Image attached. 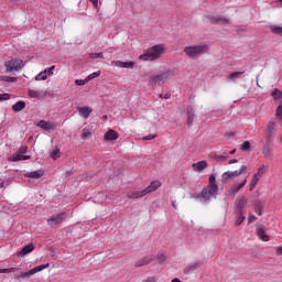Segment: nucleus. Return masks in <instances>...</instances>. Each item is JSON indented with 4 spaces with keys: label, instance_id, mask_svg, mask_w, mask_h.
<instances>
[{
    "label": "nucleus",
    "instance_id": "1",
    "mask_svg": "<svg viewBox=\"0 0 282 282\" xmlns=\"http://www.w3.org/2000/svg\"><path fill=\"white\" fill-rule=\"evenodd\" d=\"M217 193H219V185H207L199 194H191V198L199 199V202H210L217 198Z\"/></svg>",
    "mask_w": 282,
    "mask_h": 282
},
{
    "label": "nucleus",
    "instance_id": "2",
    "mask_svg": "<svg viewBox=\"0 0 282 282\" xmlns=\"http://www.w3.org/2000/svg\"><path fill=\"white\" fill-rule=\"evenodd\" d=\"M208 50H210L208 44L200 43L197 45L186 46L184 52L188 58H197V56H202V54H208Z\"/></svg>",
    "mask_w": 282,
    "mask_h": 282
},
{
    "label": "nucleus",
    "instance_id": "3",
    "mask_svg": "<svg viewBox=\"0 0 282 282\" xmlns=\"http://www.w3.org/2000/svg\"><path fill=\"white\" fill-rule=\"evenodd\" d=\"M164 54V45L156 44L149 48L147 53L140 55V61H158Z\"/></svg>",
    "mask_w": 282,
    "mask_h": 282
},
{
    "label": "nucleus",
    "instance_id": "4",
    "mask_svg": "<svg viewBox=\"0 0 282 282\" xmlns=\"http://www.w3.org/2000/svg\"><path fill=\"white\" fill-rule=\"evenodd\" d=\"M173 78L172 72H161L156 75H151L150 80L153 83V85L160 87V85H164L166 80Z\"/></svg>",
    "mask_w": 282,
    "mask_h": 282
},
{
    "label": "nucleus",
    "instance_id": "5",
    "mask_svg": "<svg viewBox=\"0 0 282 282\" xmlns=\"http://www.w3.org/2000/svg\"><path fill=\"white\" fill-rule=\"evenodd\" d=\"M4 67L7 69V73L21 72V69L25 67V64L21 59L15 58L6 62Z\"/></svg>",
    "mask_w": 282,
    "mask_h": 282
},
{
    "label": "nucleus",
    "instance_id": "6",
    "mask_svg": "<svg viewBox=\"0 0 282 282\" xmlns=\"http://www.w3.org/2000/svg\"><path fill=\"white\" fill-rule=\"evenodd\" d=\"M47 268H50V263L37 265L29 271H22L20 272V279H30L31 276H34V274H37V272L47 270Z\"/></svg>",
    "mask_w": 282,
    "mask_h": 282
},
{
    "label": "nucleus",
    "instance_id": "7",
    "mask_svg": "<svg viewBox=\"0 0 282 282\" xmlns=\"http://www.w3.org/2000/svg\"><path fill=\"white\" fill-rule=\"evenodd\" d=\"M68 217V214L65 212H62L59 214H56L55 216H52L47 219V224L51 228H54V226H58L63 224Z\"/></svg>",
    "mask_w": 282,
    "mask_h": 282
},
{
    "label": "nucleus",
    "instance_id": "8",
    "mask_svg": "<svg viewBox=\"0 0 282 282\" xmlns=\"http://www.w3.org/2000/svg\"><path fill=\"white\" fill-rule=\"evenodd\" d=\"M245 171H248V166L246 165H242L240 170L237 171H227L223 174L221 180L224 184H226V182H230V180H232L234 177H239V175H241V173H243Z\"/></svg>",
    "mask_w": 282,
    "mask_h": 282
},
{
    "label": "nucleus",
    "instance_id": "9",
    "mask_svg": "<svg viewBox=\"0 0 282 282\" xmlns=\"http://www.w3.org/2000/svg\"><path fill=\"white\" fill-rule=\"evenodd\" d=\"M28 150L24 148L22 152H15L12 156L9 158L10 162H21L23 160H30V155H24Z\"/></svg>",
    "mask_w": 282,
    "mask_h": 282
},
{
    "label": "nucleus",
    "instance_id": "10",
    "mask_svg": "<svg viewBox=\"0 0 282 282\" xmlns=\"http://www.w3.org/2000/svg\"><path fill=\"white\" fill-rule=\"evenodd\" d=\"M37 127H40V129H43V131H52L56 129V124L54 122H50L45 120H40L37 122Z\"/></svg>",
    "mask_w": 282,
    "mask_h": 282
},
{
    "label": "nucleus",
    "instance_id": "11",
    "mask_svg": "<svg viewBox=\"0 0 282 282\" xmlns=\"http://www.w3.org/2000/svg\"><path fill=\"white\" fill-rule=\"evenodd\" d=\"M262 175H263V167H260L258 170V173L254 174L253 178L250 182L249 191H252L253 188H257V184H259V180H261Z\"/></svg>",
    "mask_w": 282,
    "mask_h": 282
},
{
    "label": "nucleus",
    "instance_id": "12",
    "mask_svg": "<svg viewBox=\"0 0 282 282\" xmlns=\"http://www.w3.org/2000/svg\"><path fill=\"white\" fill-rule=\"evenodd\" d=\"M115 64V67H120L122 69H133L135 67V62H122V61H116L112 62Z\"/></svg>",
    "mask_w": 282,
    "mask_h": 282
},
{
    "label": "nucleus",
    "instance_id": "13",
    "mask_svg": "<svg viewBox=\"0 0 282 282\" xmlns=\"http://www.w3.org/2000/svg\"><path fill=\"white\" fill-rule=\"evenodd\" d=\"M268 140H272L273 135H276V123L269 121L267 126Z\"/></svg>",
    "mask_w": 282,
    "mask_h": 282
},
{
    "label": "nucleus",
    "instance_id": "14",
    "mask_svg": "<svg viewBox=\"0 0 282 282\" xmlns=\"http://www.w3.org/2000/svg\"><path fill=\"white\" fill-rule=\"evenodd\" d=\"M160 186H162V182L153 181L147 188L143 189V193L145 195H149V193H155V191H158V188H160Z\"/></svg>",
    "mask_w": 282,
    "mask_h": 282
},
{
    "label": "nucleus",
    "instance_id": "15",
    "mask_svg": "<svg viewBox=\"0 0 282 282\" xmlns=\"http://www.w3.org/2000/svg\"><path fill=\"white\" fill-rule=\"evenodd\" d=\"M207 166L208 162L206 161H199L197 163L192 164V169L195 173H202V171H204V169H206Z\"/></svg>",
    "mask_w": 282,
    "mask_h": 282
},
{
    "label": "nucleus",
    "instance_id": "16",
    "mask_svg": "<svg viewBox=\"0 0 282 282\" xmlns=\"http://www.w3.org/2000/svg\"><path fill=\"white\" fill-rule=\"evenodd\" d=\"M77 111L82 118L87 119V118H89V116H91V112L94 110L87 106H84V107H78Z\"/></svg>",
    "mask_w": 282,
    "mask_h": 282
},
{
    "label": "nucleus",
    "instance_id": "17",
    "mask_svg": "<svg viewBox=\"0 0 282 282\" xmlns=\"http://www.w3.org/2000/svg\"><path fill=\"white\" fill-rule=\"evenodd\" d=\"M210 23H216L219 25H228V23H230V20L226 18H221L219 15H215L210 18Z\"/></svg>",
    "mask_w": 282,
    "mask_h": 282
},
{
    "label": "nucleus",
    "instance_id": "18",
    "mask_svg": "<svg viewBox=\"0 0 282 282\" xmlns=\"http://www.w3.org/2000/svg\"><path fill=\"white\" fill-rule=\"evenodd\" d=\"M202 263L199 262H193L191 264H188L187 267L184 268V274H193V272H195V270H197V268H200Z\"/></svg>",
    "mask_w": 282,
    "mask_h": 282
},
{
    "label": "nucleus",
    "instance_id": "19",
    "mask_svg": "<svg viewBox=\"0 0 282 282\" xmlns=\"http://www.w3.org/2000/svg\"><path fill=\"white\" fill-rule=\"evenodd\" d=\"M246 184H248V178H245L239 185H235L229 189V195H237V193H239V191H241V188H243V186H246Z\"/></svg>",
    "mask_w": 282,
    "mask_h": 282
},
{
    "label": "nucleus",
    "instance_id": "20",
    "mask_svg": "<svg viewBox=\"0 0 282 282\" xmlns=\"http://www.w3.org/2000/svg\"><path fill=\"white\" fill-rule=\"evenodd\" d=\"M118 138H120V134H118L116 130H109L105 134V140H107L108 142H111L112 140H118Z\"/></svg>",
    "mask_w": 282,
    "mask_h": 282
},
{
    "label": "nucleus",
    "instance_id": "21",
    "mask_svg": "<svg viewBox=\"0 0 282 282\" xmlns=\"http://www.w3.org/2000/svg\"><path fill=\"white\" fill-rule=\"evenodd\" d=\"M246 221V212H238L235 219V226H241Z\"/></svg>",
    "mask_w": 282,
    "mask_h": 282
},
{
    "label": "nucleus",
    "instance_id": "22",
    "mask_svg": "<svg viewBox=\"0 0 282 282\" xmlns=\"http://www.w3.org/2000/svg\"><path fill=\"white\" fill-rule=\"evenodd\" d=\"M195 120V111H193V107L187 108V124L188 127H193V122Z\"/></svg>",
    "mask_w": 282,
    "mask_h": 282
},
{
    "label": "nucleus",
    "instance_id": "23",
    "mask_svg": "<svg viewBox=\"0 0 282 282\" xmlns=\"http://www.w3.org/2000/svg\"><path fill=\"white\" fill-rule=\"evenodd\" d=\"M147 194L144 193V189L139 192H131L127 195L129 199H140V197H144Z\"/></svg>",
    "mask_w": 282,
    "mask_h": 282
},
{
    "label": "nucleus",
    "instance_id": "24",
    "mask_svg": "<svg viewBox=\"0 0 282 282\" xmlns=\"http://www.w3.org/2000/svg\"><path fill=\"white\" fill-rule=\"evenodd\" d=\"M257 235L262 241H270V237L265 235V228L259 227L257 230Z\"/></svg>",
    "mask_w": 282,
    "mask_h": 282
},
{
    "label": "nucleus",
    "instance_id": "25",
    "mask_svg": "<svg viewBox=\"0 0 282 282\" xmlns=\"http://www.w3.org/2000/svg\"><path fill=\"white\" fill-rule=\"evenodd\" d=\"M33 250H34V245L33 243L26 245L20 251V256L25 257V254H30V252H32Z\"/></svg>",
    "mask_w": 282,
    "mask_h": 282
},
{
    "label": "nucleus",
    "instance_id": "26",
    "mask_svg": "<svg viewBox=\"0 0 282 282\" xmlns=\"http://www.w3.org/2000/svg\"><path fill=\"white\" fill-rule=\"evenodd\" d=\"M262 153L264 158H270V153H272V145H270V140H267V144L262 149Z\"/></svg>",
    "mask_w": 282,
    "mask_h": 282
},
{
    "label": "nucleus",
    "instance_id": "27",
    "mask_svg": "<svg viewBox=\"0 0 282 282\" xmlns=\"http://www.w3.org/2000/svg\"><path fill=\"white\" fill-rule=\"evenodd\" d=\"M241 74H246V72H235V73H231L227 77V80H230L231 83H237V79L241 76Z\"/></svg>",
    "mask_w": 282,
    "mask_h": 282
},
{
    "label": "nucleus",
    "instance_id": "28",
    "mask_svg": "<svg viewBox=\"0 0 282 282\" xmlns=\"http://www.w3.org/2000/svg\"><path fill=\"white\" fill-rule=\"evenodd\" d=\"M28 177H31L32 180H41L43 177V171H33L28 174Z\"/></svg>",
    "mask_w": 282,
    "mask_h": 282
},
{
    "label": "nucleus",
    "instance_id": "29",
    "mask_svg": "<svg viewBox=\"0 0 282 282\" xmlns=\"http://www.w3.org/2000/svg\"><path fill=\"white\" fill-rule=\"evenodd\" d=\"M246 204H248V199L246 197H241L238 202V213H246L243 208H246Z\"/></svg>",
    "mask_w": 282,
    "mask_h": 282
},
{
    "label": "nucleus",
    "instance_id": "30",
    "mask_svg": "<svg viewBox=\"0 0 282 282\" xmlns=\"http://www.w3.org/2000/svg\"><path fill=\"white\" fill-rule=\"evenodd\" d=\"M149 263H151V258L144 257L143 259L137 261L135 268H142V265H149Z\"/></svg>",
    "mask_w": 282,
    "mask_h": 282
},
{
    "label": "nucleus",
    "instance_id": "31",
    "mask_svg": "<svg viewBox=\"0 0 282 282\" xmlns=\"http://www.w3.org/2000/svg\"><path fill=\"white\" fill-rule=\"evenodd\" d=\"M25 107V101L23 100H20L18 102H15L13 106H12V109L15 111V112H19V111H23V108Z\"/></svg>",
    "mask_w": 282,
    "mask_h": 282
},
{
    "label": "nucleus",
    "instance_id": "32",
    "mask_svg": "<svg viewBox=\"0 0 282 282\" xmlns=\"http://www.w3.org/2000/svg\"><path fill=\"white\" fill-rule=\"evenodd\" d=\"M271 96L274 98V100H279L282 97V91L279 88H275L271 93Z\"/></svg>",
    "mask_w": 282,
    "mask_h": 282
},
{
    "label": "nucleus",
    "instance_id": "33",
    "mask_svg": "<svg viewBox=\"0 0 282 282\" xmlns=\"http://www.w3.org/2000/svg\"><path fill=\"white\" fill-rule=\"evenodd\" d=\"M29 96H30V98H41V91L34 90V89H29Z\"/></svg>",
    "mask_w": 282,
    "mask_h": 282
},
{
    "label": "nucleus",
    "instance_id": "34",
    "mask_svg": "<svg viewBox=\"0 0 282 282\" xmlns=\"http://www.w3.org/2000/svg\"><path fill=\"white\" fill-rule=\"evenodd\" d=\"M100 74H101V72H100V70H97V72H95V73L88 75V76L86 77V80L89 83V80H94V78H98V76H100Z\"/></svg>",
    "mask_w": 282,
    "mask_h": 282
},
{
    "label": "nucleus",
    "instance_id": "35",
    "mask_svg": "<svg viewBox=\"0 0 282 282\" xmlns=\"http://www.w3.org/2000/svg\"><path fill=\"white\" fill-rule=\"evenodd\" d=\"M90 138H91V132L86 130V129H84L82 131V140H89Z\"/></svg>",
    "mask_w": 282,
    "mask_h": 282
},
{
    "label": "nucleus",
    "instance_id": "36",
    "mask_svg": "<svg viewBox=\"0 0 282 282\" xmlns=\"http://www.w3.org/2000/svg\"><path fill=\"white\" fill-rule=\"evenodd\" d=\"M51 158L52 160H58V158H61V150L55 149L51 152Z\"/></svg>",
    "mask_w": 282,
    "mask_h": 282
},
{
    "label": "nucleus",
    "instance_id": "37",
    "mask_svg": "<svg viewBox=\"0 0 282 282\" xmlns=\"http://www.w3.org/2000/svg\"><path fill=\"white\" fill-rule=\"evenodd\" d=\"M35 80H47V75L42 70L40 74L35 76Z\"/></svg>",
    "mask_w": 282,
    "mask_h": 282
},
{
    "label": "nucleus",
    "instance_id": "38",
    "mask_svg": "<svg viewBox=\"0 0 282 282\" xmlns=\"http://www.w3.org/2000/svg\"><path fill=\"white\" fill-rule=\"evenodd\" d=\"M271 32L273 34H279L280 36H282V26H271Z\"/></svg>",
    "mask_w": 282,
    "mask_h": 282
},
{
    "label": "nucleus",
    "instance_id": "39",
    "mask_svg": "<svg viewBox=\"0 0 282 282\" xmlns=\"http://www.w3.org/2000/svg\"><path fill=\"white\" fill-rule=\"evenodd\" d=\"M56 69V66H51L50 68L44 69L46 76H54V70Z\"/></svg>",
    "mask_w": 282,
    "mask_h": 282
},
{
    "label": "nucleus",
    "instance_id": "40",
    "mask_svg": "<svg viewBox=\"0 0 282 282\" xmlns=\"http://www.w3.org/2000/svg\"><path fill=\"white\" fill-rule=\"evenodd\" d=\"M87 83H89L87 80V77L85 79H76L75 80V85H77V87H83L84 85H87Z\"/></svg>",
    "mask_w": 282,
    "mask_h": 282
},
{
    "label": "nucleus",
    "instance_id": "41",
    "mask_svg": "<svg viewBox=\"0 0 282 282\" xmlns=\"http://www.w3.org/2000/svg\"><path fill=\"white\" fill-rule=\"evenodd\" d=\"M217 178L215 177V174L209 175V184L208 186H217Z\"/></svg>",
    "mask_w": 282,
    "mask_h": 282
},
{
    "label": "nucleus",
    "instance_id": "42",
    "mask_svg": "<svg viewBox=\"0 0 282 282\" xmlns=\"http://www.w3.org/2000/svg\"><path fill=\"white\" fill-rule=\"evenodd\" d=\"M15 268H9V269H0V274H10V272H15Z\"/></svg>",
    "mask_w": 282,
    "mask_h": 282
},
{
    "label": "nucleus",
    "instance_id": "43",
    "mask_svg": "<svg viewBox=\"0 0 282 282\" xmlns=\"http://www.w3.org/2000/svg\"><path fill=\"white\" fill-rule=\"evenodd\" d=\"M2 80H4V83H17V77L4 76Z\"/></svg>",
    "mask_w": 282,
    "mask_h": 282
},
{
    "label": "nucleus",
    "instance_id": "44",
    "mask_svg": "<svg viewBox=\"0 0 282 282\" xmlns=\"http://www.w3.org/2000/svg\"><path fill=\"white\" fill-rule=\"evenodd\" d=\"M241 151H248L250 149V142L246 141L240 145Z\"/></svg>",
    "mask_w": 282,
    "mask_h": 282
},
{
    "label": "nucleus",
    "instance_id": "45",
    "mask_svg": "<svg viewBox=\"0 0 282 282\" xmlns=\"http://www.w3.org/2000/svg\"><path fill=\"white\" fill-rule=\"evenodd\" d=\"M156 259L159 263H164V261H166V256H164V253H159Z\"/></svg>",
    "mask_w": 282,
    "mask_h": 282
},
{
    "label": "nucleus",
    "instance_id": "46",
    "mask_svg": "<svg viewBox=\"0 0 282 282\" xmlns=\"http://www.w3.org/2000/svg\"><path fill=\"white\" fill-rule=\"evenodd\" d=\"M90 58H105L102 53H91Z\"/></svg>",
    "mask_w": 282,
    "mask_h": 282
},
{
    "label": "nucleus",
    "instance_id": "47",
    "mask_svg": "<svg viewBox=\"0 0 282 282\" xmlns=\"http://www.w3.org/2000/svg\"><path fill=\"white\" fill-rule=\"evenodd\" d=\"M156 138H158V135H155V134H148V135L143 137L142 140L149 141V140H155Z\"/></svg>",
    "mask_w": 282,
    "mask_h": 282
},
{
    "label": "nucleus",
    "instance_id": "48",
    "mask_svg": "<svg viewBox=\"0 0 282 282\" xmlns=\"http://www.w3.org/2000/svg\"><path fill=\"white\" fill-rule=\"evenodd\" d=\"M2 100H10V94H0V102Z\"/></svg>",
    "mask_w": 282,
    "mask_h": 282
},
{
    "label": "nucleus",
    "instance_id": "49",
    "mask_svg": "<svg viewBox=\"0 0 282 282\" xmlns=\"http://www.w3.org/2000/svg\"><path fill=\"white\" fill-rule=\"evenodd\" d=\"M257 221V217L252 214L249 215L248 217V224H254Z\"/></svg>",
    "mask_w": 282,
    "mask_h": 282
},
{
    "label": "nucleus",
    "instance_id": "50",
    "mask_svg": "<svg viewBox=\"0 0 282 282\" xmlns=\"http://www.w3.org/2000/svg\"><path fill=\"white\" fill-rule=\"evenodd\" d=\"M275 116H276V118L282 116V106L281 105L278 106L276 111H275Z\"/></svg>",
    "mask_w": 282,
    "mask_h": 282
},
{
    "label": "nucleus",
    "instance_id": "51",
    "mask_svg": "<svg viewBox=\"0 0 282 282\" xmlns=\"http://www.w3.org/2000/svg\"><path fill=\"white\" fill-rule=\"evenodd\" d=\"M254 213H256V215L261 216V206L256 205V207H254Z\"/></svg>",
    "mask_w": 282,
    "mask_h": 282
},
{
    "label": "nucleus",
    "instance_id": "52",
    "mask_svg": "<svg viewBox=\"0 0 282 282\" xmlns=\"http://www.w3.org/2000/svg\"><path fill=\"white\" fill-rule=\"evenodd\" d=\"M275 252L278 256H281L282 254V246L275 248Z\"/></svg>",
    "mask_w": 282,
    "mask_h": 282
},
{
    "label": "nucleus",
    "instance_id": "53",
    "mask_svg": "<svg viewBox=\"0 0 282 282\" xmlns=\"http://www.w3.org/2000/svg\"><path fill=\"white\" fill-rule=\"evenodd\" d=\"M94 8H98V0H89Z\"/></svg>",
    "mask_w": 282,
    "mask_h": 282
},
{
    "label": "nucleus",
    "instance_id": "54",
    "mask_svg": "<svg viewBox=\"0 0 282 282\" xmlns=\"http://www.w3.org/2000/svg\"><path fill=\"white\" fill-rule=\"evenodd\" d=\"M142 282H155V278H148L143 280Z\"/></svg>",
    "mask_w": 282,
    "mask_h": 282
},
{
    "label": "nucleus",
    "instance_id": "55",
    "mask_svg": "<svg viewBox=\"0 0 282 282\" xmlns=\"http://www.w3.org/2000/svg\"><path fill=\"white\" fill-rule=\"evenodd\" d=\"M161 98H165V100H169V98H171V94L161 95Z\"/></svg>",
    "mask_w": 282,
    "mask_h": 282
},
{
    "label": "nucleus",
    "instance_id": "56",
    "mask_svg": "<svg viewBox=\"0 0 282 282\" xmlns=\"http://www.w3.org/2000/svg\"><path fill=\"white\" fill-rule=\"evenodd\" d=\"M237 162H239V160L234 159V160H230V161H229V164H237Z\"/></svg>",
    "mask_w": 282,
    "mask_h": 282
},
{
    "label": "nucleus",
    "instance_id": "57",
    "mask_svg": "<svg viewBox=\"0 0 282 282\" xmlns=\"http://www.w3.org/2000/svg\"><path fill=\"white\" fill-rule=\"evenodd\" d=\"M279 124L282 127V116L278 117Z\"/></svg>",
    "mask_w": 282,
    "mask_h": 282
},
{
    "label": "nucleus",
    "instance_id": "58",
    "mask_svg": "<svg viewBox=\"0 0 282 282\" xmlns=\"http://www.w3.org/2000/svg\"><path fill=\"white\" fill-rule=\"evenodd\" d=\"M235 153H237V150H236V149H234V150H231V151L229 152L230 155H235Z\"/></svg>",
    "mask_w": 282,
    "mask_h": 282
},
{
    "label": "nucleus",
    "instance_id": "59",
    "mask_svg": "<svg viewBox=\"0 0 282 282\" xmlns=\"http://www.w3.org/2000/svg\"><path fill=\"white\" fill-rule=\"evenodd\" d=\"M172 282H182L180 279L175 278L172 280Z\"/></svg>",
    "mask_w": 282,
    "mask_h": 282
},
{
    "label": "nucleus",
    "instance_id": "60",
    "mask_svg": "<svg viewBox=\"0 0 282 282\" xmlns=\"http://www.w3.org/2000/svg\"><path fill=\"white\" fill-rule=\"evenodd\" d=\"M3 186H6V183L0 182V188H3Z\"/></svg>",
    "mask_w": 282,
    "mask_h": 282
},
{
    "label": "nucleus",
    "instance_id": "61",
    "mask_svg": "<svg viewBox=\"0 0 282 282\" xmlns=\"http://www.w3.org/2000/svg\"><path fill=\"white\" fill-rule=\"evenodd\" d=\"M172 206L173 208H177V205L175 204V202H172Z\"/></svg>",
    "mask_w": 282,
    "mask_h": 282
},
{
    "label": "nucleus",
    "instance_id": "62",
    "mask_svg": "<svg viewBox=\"0 0 282 282\" xmlns=\"http://www.w3.org/2000/svg\"><path fill=\"white\" fill-rule=\"evenodd\" d=\"M278 3H281V8H282V0H278Z\"/></svg>",
    "mask_w": 282,
    "mask_h": 282
}]
</instances>
